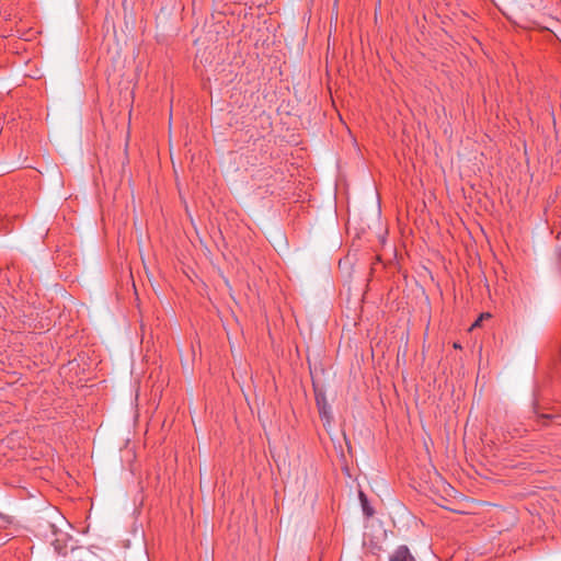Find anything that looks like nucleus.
Listing matches in <instances>:
<instances>
[{"label": "nucleus", "instance_id": "nucleus-2", "mask_svg": "<svg viewBox=\"0 0 561 561\" xmlns=\"http://www.w3.org/2000/svg\"><path fill=\"white\" fill-rule=\"evenodd\" d=\"M490 317H491V314H490V313H488V312H486V313H481V314H480V317H479V318H478V319L472 323V325H471L470 330H473V329H476V328L480 327V325H481V322H482L484 319H488V318H490Z\"/></svg>", "mask_w": 561, "mask_h": 561}, {"label": "nucleus", "instance_id": "nucleus-5", "mask_svg": "<svg viewBox=\"0 0 561 561\" xmlns=\"http://www.w3.org/2000/svg\"><path fill=\"white\" fill-rule=\"evenodd\" d=\"M49 526H50V528H55L54 525L49 524ZM53 533L56 534L55 529H53Z\"/></svg>", "mask_w": 561, "mask_h": 561}, {"label": "nucleus", "instance_id": "nucleus-1", "mask_svg": "<svg viewBox=\"0 0 561 561\" xmlns=\"http://www.w3.org/2000/svg\"><path fill=\"white\" fill-rule=\"evenodd\" d=\"M389 561H416L410 549L402 545L399 546L389 557Z\"/></svg>", "mask_w": 561, "mask_h": 561}, {"label": "nucleus", "instance_id": "nucleus-4", "mask_svg": "<svg viewBox=\"0 0 561 561\" xmlns=\"http://www.w3.org/2000/svg\"><path fill=\"white\" fill-rule=\"evenodd\" d=\"M359 496H360V500H362V502H363V506H364V511H365V513H366L368 516H370V515L373 514V512L366 507V497H365L364 493H363V492H360V493H359Z\"/></svg>", "mask_w": 561, "mask_h": 561}, {"label": "nucleus", "instance_id": "nucleus-3", "mask_svg": "<svg viewBox=\"0 0 561 561\" xmlns=\"http://www.w3.org/2000/svg\"><path fill=\"white\" fill-rule=\"evenodd\" d=\"M317 403H318V407H319L320 415L327 417L328 416V408H327L325 404H321L319 397H317Z\"/></svg>", "mask_w": 561, "mask_h": 561}]
</instances>
